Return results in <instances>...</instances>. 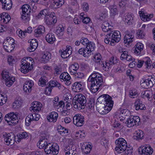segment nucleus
<instances>
[{"label":"nucleus","mask_w":155,"mask_h":155,"mask_svg":"<svg viewBox=\"0 0 155 155\" xmlns=\"http://www.w3.org/2000/svg\"><path fill=\"white\" fill-rule=\"evenodd\" d=\"M136 34L137 38H142L144 37L145 34L141 30H138L136 33Z\"/></svg>","instance_id":"55"},{"label":"nucleus","mask_w":155,"mask_h":155,"mask_svg":"<svg viewBox=\"0 0 155 155\" xmlns=\"http://www.w3.org/2000/svg\"><path fill=\"white\" fill-rule=\"evenodd\" d=\"M141 97L142 98H147L148 100L152 98L153 96V93L152 91L146 90L143 92L141 94Z\"/></svg>","instance_id":"28"},{"label":"nucleus","mask_w":155,"mask_h":155,"mask_svg":"<svg viewBox=\"0 0 155 155\" xmlns=\"http://www.w3.org/2000/svg\"><path fill=\"white\" fill-rule=\"evenodd\" d=\"M49 143L47 141H39L37 144V146H39V148L40 149H44L46 148L47 145Z\"/></svg>","instance_id":"44"},{"label":"nucleus","mask_w":155,"mask_h":155,"mask_svg":"<svg viewBox=\"0 0 155 155\" xmlns=\"http://www.w3.org/2000/svg\"><path fill=\"white\" fill-rule=\"evenodd\" d=\"M3 78L5 80V84L8 87H10L15 81V78L11 75L8 72L3 71L2 74Z\"/></svg>","instance_id":"9"},{"label":"nucleus","mask_w":155,"mask_h":155,"mask_svg":"<svg viewBox=\"0 0 155 155\" xmlns=\"http://www.w3.org/2000/svg\"><path fill=\"white\" fill-rule=\"evenodd\" d=\"M148 145H146L144 146L140 147L138 149L139 153L141 155H147V149Z\"/></svg>","instance_id":"36"},{"label":"nucleus","mask_w":155,"mask_h":155,"mask_svg":"<svg viewBox=\"0 0 155 155\" xmlns=\"http://www.w3.org/2000/svg\"><path fill=\"white\" fill-rule=\"evenodd\" d=\"M136 47L135 48L139 50L140 51H142L143 50V46L142 44L140 43H137L136 45Z\"/></svg>","instance_id":"60"},{"label":"nucleus","mask_w":155,"mask_h":155,"mask_svg":"<svg viewBox=\"0 0 155 155\" xmlns=\"http://www.w3.org/2000/svg\"><path fill=\"white\" fill-rule=\"evenodd\" d=\"M48 84V86L45 89V93L47 94H50L51 92L52 89L54 87H58L59 89L61 88V84L56 81H50Z\"/></svg>","instance_id":"14"},{"label":"nucleus","mask_w":155,"mask_h":155,"mask_svg":"<svg viewBox=\"0 0 155 155\" xmlns=\"http://www.w3.org/2000/svg\"><path fill=\"white\" fill-rule=\"evenodd\" d=\"M11 19L9 15L3 12L0 15V20L1 22L6 24Z\"/></svg>","instance_id":"26"},{"label":"nucleus","mask_w":155,"mask_h":155,"mask_svg":"<svg viewBox=\"0 0 155 155\" xmlns=\"http://www.w3.org/2000/svg\"><path fill=\"white\" fill-rule=\"evenodd\" d=\"M60 79L62 81H65V84L67 85H70L71 83V78L69 74L66 72L62 73L60 76Z\"/></svg>","instance_id":"17"},{"label":"nucleus","mask_w":155,"mask_h":155,"mask_svg":"<svg viewBox=\"0 0 155 155\" xmlns=\"http://www.w3.org/2000/svg\"><path fill=\"white\" fill-rule=\"evenodd\" d=\"M34 83L32 81H26L24 84L23 90L27 94L30 93L32 90V87L34 85Z\"/></svg>","instance_id":"18"},{"label":"nucleus","mask_w":155,"mask_h":155,"mask_svg":"<svg viewBox=\"0 0 155 155\" xmlns=\"http://www.w3.org/2000/svg\"><path fill=\"white\" fill-rule=\"evenodd\" d=\"M109 8L110 10V13L111 16H114L117 14V9L116 8H114V6H110Z\"/></svg>","instance_id":"51"},{"label":"nucleus","mask_w":155,"mask_h":155,"mask_svg":"<svg viewBox=\"0 0 155 155\" xmlns=\"http://www.w3.org/2000/svg\"><path fill=\"white\" fill-rule=\"evenodd\" d=\"M16 59L15 58L12 56L10 55L8 57V62L9 64L12 65L16 61Z\"/></svg>","instance_id":"54"},{"label":"nucleus","mask_w":155,"mask_h":155,"mask_svg":"<svg viewBox=\"0 0 155 155\" xmlns=\"http://www.w3.org/2000/svg\"><path fill=\"white\" fill-rule=\"evenodd\" d=\"M73 89H74V91L76 92H80L82 91L83 87L82 84L79 82H75L73 85Z\"/></svg>","instance_id":"37"},{"label":"nucleus","mask_w":155,"mask_h":155,"mask_svg":"<svg viewBox=\"0 0 155 155\" xmlns=\"http://www.w3.org/2000/svg\"><path fill=\"white\" fill-rule=\"evenodd\" d=\"M35 33H36V37H38L37 35H40L43 34L45 32V28L42 26H39L37 29L35 30Z\"/></svg>","instance_id":"39"},{"label":"nucleus","mask_w":155,"mask_h":155,"mask_svg":"<svg viewBox=\"0 0 155 155\" xmlns=\"http://www.w3.org/2000/svg\"><path fill=\"white\" fill-rule=\"evenodd\" d=\"M18 116L16 113L11 112L6 115L5 120L9 125H14L18 122Z\"/></svg>","instance_id":"5"},{"label":"nucleus","mask_w":155,"mask_h":155,"mask_svg":"<svg viewBox=\"0 0 155 155\" xmlns=\"http://www.w3.org/2000/svg\"><path fill=\"white\" fill-rule=\"evenodd\" d=\"M120 40L118 39H104V42L106 44H110L111 45H114L115 44L118 42Z\"/></svg>","instance_id":"46"},{"label":"nucleus","mask_w":155,"mask_h":155,"mask_svg":"<svg viewBox=\"0 0 155 155\" xmlns=\"http://www.w3.org/2000/svg\"><path fill=\"white\" fill-rule=\"evenodd\" d=\"M32 41H30L29 40L28 41V42L30 43V46H36V47L38 46V44L36 39H31Z\"/></svg>","instance_id":"58"},{"label":"nucleus","mask_w":155,"mask_h":155,"mask_svg":"<svg viewBox=\"0 0 155 155\" xmlns=\"http://www.w3.org/2000/svg\"><path fill=\"white\" fill-rule=\"evenodd\" d=\"M58 130L59 132H61V134H66H66L68 133V130L63 127L61 125L58 126Z\"/></svg>","instance_id":"49"},{"label":"nucleus","mask_w":155,"mask_h":155,"mask_svg":"<svg viewBox=\"0 0 155 155\" xmlns=\"http://www.w3.org/2000/svg\"><path fill=\"white\" fill-rule=\"evenodd\" d=\"M92 46V45L91 47L87 46L85 48H80L78 51L79 53L85 57L89 56L91 55V52L94 50V47Z\"/></svg>","instance_id":"13"},{"label":"nucleus","mask_w":155,"mask_h":155,"mask_svg":"<svg viewBox=\"0 0 155 155\" xmlns=\"http://www.w3.org/2000/svg\"><path fill=\"white\" fill-rule=\"evenodd\" d=\"M140 120V117L138 116H130L125 122V124L128 127H130L134 125H138Z\"/></svg>","instance_id":"10"},{"label":"nucleus","mask_w":155,"mask_h":155,"mask_svg":"<svg viewBox=\"0 0 155 155\" xmlns=\"http://www.w3.org/2000/svg\"><path fill=\"white\" fill-rule=\"evenodd\" d=\"M97 101V102H99L100 104H101L103 103L104 104H106V106L109 105L110 103L114 104L113 101L112 100V98L107 94L101 95L98 98Z\"/></svg>","instance_id":"12"},{"label":"nucleus","mask_w":155,"mask_h":155,"mask_svg":"<svg viewBox=\"0 0 155 155\" xmlns=\"http://www.w3.org/2000/svg\"><path fill=\"white\" fill-rule=\"evenodd\" d=\"M143 84L144 85H146V87H150L153 86L152 83L150 81V79L149 78L148 79H146L144 81Z\"/></svg>","instance_id":"56"},{"label":"nucleus","mask_w":155,"mask_h":155,"mask_svg":"<svg viewBox=\"0 0 155 155\" xmlns=\"http://www.w3.org/2000/svg\"><path fill=\"white\" fill-rule=\"evenodd\" d=\"M64 30V28L61 25L58 27L56 31V33L59 37L63 35Z\"/></svg>","instance_id":"45"},{"label":"nucleus","mask_w":155,"mask_h":155,"mask_svg":"<svg viewBox=\"0 0 155 155\" xmlns=\"http://www.w3.org/2000/svg\"><path fill=\"white\" fill-rule=\"evenodd\" d=\"M26 36V33L25 32V31H22L20 30L19 31V36L21 38H25V36Z\"/></svg>","instance_id":"63"},{"label":"nucleus","mask_w":155,"mask_h":155,"mask_svg":"<svg viewBox=\"0 0 155 155\" xmlns=\"http://www.w3.org/2000/svg\"><path fill=\"white\" fill-rule=\"evenodd\" d=\"M63 106V111L65 113V111H66L67 110H65V104L64 102L62 101H61L59 102L56 105H55L54 106L55 107H56L57 108H59L60 107H61Z\"/></svg>","instance_id":"52"},{"label":"nucleus","mask_w":155,"mask_h":155,"mask_svg":"<svg viewBox=\"0 0 155 155\" xmlns=\"http://www.w3.org/2000/svg\"><path fill=\"white\" fill-rule=\"evenodd\" d=\"M48 81V80L46 77L42 76L39 79L38 84L39 85L43 87L45 85L46 83Z\"/></svg>","instance_id":"41"},{"label":"nucleus","mask_w":155,"mask_h":155,"mask_svg":"<svg viewBox=\"0 0 155 155\" xmlns=\"http://www.w3.org/2000/svg\"><path fill=\"white\" fill-rule=\"evenodd\" d=\"M75 98L73 104L75 109H77L78 107L84 106H85L87 100L85 96L82 94L76 95L74 97Z\"/></svg>","instance_id":"4"},{"label":"nucleus","mask_w":155,"mask_h":155,"mask_svg":"<svg viewBox=\"0 0 155 155\" xmlns=\"http://www.w3.org/2000/svg\"><path fill=\"white\" fill-rule=\"evenodd\" d=\"M101 143L106 148L107 147L108 144V141L105 138H103L101 140Z\"/></svg>","instance_id":"57"},{"label":"nucleus","mask_w":155,"mask_h":155,"mask_svg":"<svg viewBox=\"0 0 155 155\" xmlns=\"http://www.w3.org/2000/svg\"><path fill=\"white\" fill-rule=\"evenodd\" d=\"M149 79H150V81L152 83L151 84L153 86L155 84V76L153 75L149 77Z\"/></svg>","instance_id":"62"},{"label":"nucleus","mask_w":155,"mask_h":155,"mask_svg":"<svg viewBox=\"0 0 155 155\" xmlns=\"http://www.w3.org/2000/svg\"><path fill=\"white\" fill-rule=\"evenodd\" d=\"M147 149V155H150L152 153L153 151L151 147L148 145Z\"/></svg>","instance_id":"64"},{"label":"nucleus","mask_w":155,"mask_h":155,"mask_svg":"<svg viewBox=\"0 0 155 155\" xmlns=\"http://www.w3.org/2000/svg\"><path fill=\"white\" fill-rule=\"evenodd\" d=\"M132 39H124V42L125 46H127L130 45V44L132 42Z\"/></svg>","instance_id":"61"},{"label":"nucleus","mask_w":155,"mask_h":155,"mask_svg":"<svg viewBox=\"0 0 155 155\" xmlns=\"http://www.w3.org/2000/svg\"><path fill=\"white\" fill-rule=\"evenodd\" d=\"M45 23L48 25L55 24L57 21V19H54V18L53 19L52 18L48 17V15L45 16Z\"/></svg>","instance_id":"31"},{"label":"nucleus","mask_w":155,"mask_h":155,"mask_svg":"<svg viewBox=\"0 0 155 155\" xmlns=\"http://www.w3.org/2000/svg\"><path fill=\"white\" fill-rule=\"evenodd\" d=\"M22 14L21 18L24 20H29L30 13L31 12V9L29 5L28 4L23 5L22 7Z\"/></svg>","instance_id":"8"},{"label":"nucleus","mask_w":155,"mask_h":155,"mask_svg":"<svg viewBox=\"0 0 155 155\" xmlns=\"http://www.w3.org/2000/svg\"><path fill=\"white\" fill-rule=\"evenodd\" d=\"M79 68V65L77 63H74L72 64L69 67L70 72L71 73V74H75L77 73V71L78 70Z\"/></svg>","instance_id":"32"},{"label":"nucleus","mask_w":155,"mask_h":155,"mask_svg":"<svg viewBox=\"0 0 155 155\" xmlns=\"http://www.w3.org/2000/svg\"><path fill=\"white\" fill-rule=\"evenodd\" d=\"M58 117V114L56 112L53 111L49 114L47 118L49 122L54 123L56 121Z\"/></svg>","instance_id":"21"},{"label":"nucleus","mask_w":155,"mask_h":155,"mask_svg":"<svg viewBox=\"0 0 155 155\" xmlns=\"http://www.w3.org/2000/svg\"><path fill=\"white\" fill-rule=\"evenodd\" d=\"M81 43L84 45H86V46H91L92 45V46L94 47V44L91 41H89L88 39H81L80 40Z\"/></svg>","instance_id":"42"},{"label":"nucleus","mask_w":155,"mask_h":155,"mask_svg":"<svg viewBox=\"0 0 155 155\" xmlns=\"http://www.w3.org/2000/svg\"><path fill=\"white\" fill-rule=\"evenodd\" d=\"M42 104L37 101H34L31 104V106L30 107V110H33L34 112H38L41 110Z\"/></svg>","instance_id":"19"},{"label":"nucleus","mask_w":155,"mask_h":155,"mask_svg":"<svg viewBox=\"0 0 155 155\" xmlns=\"http://www.w3.org/2000/svg\"><path fill=\"white\" fill-rule=\"evenodd\" d=\"M74 147V146H72L71 147V149L69 148L68 149V147L66 148L67 150L65 149V155H77V151L75 147L72 149L73 147Z\"/></svg>","instance_id":"29"},{"label":"nucleus","mask_w":155,"mask_h":155,"mask_svg":"<svg viewBox=\"0 0 155 155\" xmlns=\"http://www.w3.org/2000/svg\"><path fill=\"white\" fill-rule=\"evenodd\" d=\"M54 74L56 75L59 74L62 72V68L60 65H56L54 67Z\"/></svg>","instance_id":"47"},{"label":"nucleus","mask_w":155,"mask_h":155,"mask_svg":"<svg viewBox=\"0 0 155 155\" xmlns=\"http://www.w3.org/2000/svg\"><path fill=\"white\" fill-rule=\"evenodd\" d=\"M13 44L10 43V44H8V43H5V45L4 43L3 47L5 51H7L8 52H11L12 50H13L14 48V46H13L14 45L13 44H15L14 42V41L13 42H12Z\"/></svg>","instance_id":"33"},{"label":"nucleus","mask_w":155,"mask_h":155,"mask_svg":"<svg viewBox=\"0 0 155 155\" xmlns=\"http://www.w3.org/2000/svg\"><path fill=\"white\" fill-rule=\"evenodd\" d=\"M117 62V61L116 58L114 57H111L110 59L108 62H106L105 64V66L109 67L110 65L115 64Z\"/></svg>","instance_id":"40"},{"label":"nucleus","mask_w":155,"mask_h":155,"mask_svg":"<svg viewBox=\"0 0 155 155\" xmlns=\"http://www.w3.org/2000/svg\"><path fill=\"white\" fill-rule=\"evenodd\" d=\"M73 122L77 127H81L84 122V117L79 114H76L73 117Z\"/></svg>","instance_id":"16"},{"label":"nucleus","mask_w":155,"mask_h":155,"mask_svg":"<svg viewBox=\"0 0 155 155\" xmlns=\"http://www.w3.org/2000/svg\"><path fill=\"white\" fill-rule=\"evenodd\" d=\"M51 55L49 52H45L42 57V58L45 59V63L47 62L51 58Z\"/></svg>","instance_id":"48"},{"label":"nucleus","mask_w":155,"mask_h":155,"mask_svg":"<svg viewBox=\"0 0 155 155\" xmlns=\"http://www.w3.org/2000/svg\"><path fill=\"white\" fill-rule=\"evenodd\" d=\"M139 13L141 19L145 21L150 20L153 16V14H145L141 11H139Z\"/></svg>","instance_id":"24"},{"label":"nucleus","mask_w":155,"mask_h":155,"mask_svg":"<svg viewBox=\"0 0 155 155\" xmlns=\"http://www.w3.org/2000/svg\"><path fill=\"white\" fill-rule=\"evenodd\" d=\"M87 81L91 82V90L93 93H95L103 87V79L101 75L99 73L94 71L89 77Z\"/></svg>","instance_id":"1"},{"label":"nucleus","mask_w":155,"mask_h":155,"mask_svg":"<svg viewBox=\"0 0 155 155\" xmlns=\"http://www.w3.org/2000/svg\"><path fill=\"white\" fill-rule=\"evenodd\" d=\"M28 135L26 132L21 133L18 135V140L17 141L19 142L21 141V139L25 138L28 139Z\"/></svg>","instance_id":"38"},{"label":"nucleus","mask_w":155,"mask_h":155,"mask_svg":"<svg viewBox=\"0 0 155 155\" xmlns=\"http://www.w3.org/2000/svg\"><path fill=\"white\" fill-rule=\"evenodd\" d=\"M102 57L100 54H96L94 57V61L98 66L106 68L104 63L101 60Z\"/></svg>","instance_id":"22"},{"label":"nucleus","mask_w":155,"mask_h":155,"mask_svg":"<svg viewBox=\"0 0 155 155\" xmlns=\"http://www.w3.org/2000/svg\"><path fill=\"white\" fill-rule=\"evenodd\" d=\"M134 106L135 107L136 110H145L146 109V107L144 104H143L142 101L139 99H137L134 103Z\"/></svg>","instance_id":"25"},{"label":"nucleus","mask_w":155,"mask_h":155,"mask_svg":"<svg viewBox=\"0 0 155 155\" xmlns=\"http://www.w3.org/2000/svg\"><path fill=\"white\" fill-rule=\"evenodd\" d=\"M147 60L145 62V65L146 67L148 69H150L152 67V64H151V61H150V58L147 57Z\"/></svg>","instance_id":"53"},{"label":"nucleus","mask_w":155,"mask_h":155,"mask_svg":"<svg viewBox=\"0 0 155 155\" xmlns=\"http://www.w3.org/2000/svg\"><path fill=\"white\" fill-rule=\"evenodd\" d=\"M129 96L132 98H135L139 95V94L137 92V90L135 89H133L129 91Z\"/></svg>","instance_id":"43"},{"label":"nucleus","mask_w":155,"mask_h":155,"mask_svg":"<svg viewBox=\"0 0 155 155\" xmlns=\"http://www.w3.org/2000/svg\"><path fill=\"white\" fill-rule=\"evenodd\" d=\"M72 48L70 46H67L65 49H60L59 52L61 57L64 58H67L72 53Z\"/></svg>","instance_id":"15"},{"label":"nucleus","mask_w":155,"mask_h":155,"mask_svg":"<svg viewBox=\"0 0 155 155\" xmlns=\"http://www.w3.org/2000/svg\"><path fill=\"white\" fill-rule=\"evenodd\" d=\"M109 105L106 106V104H100L99 107H96L98 112L101 114H107L112 109L113 106V103H110Z\"/></svg>","instance_id":"11"},{"label":"nucleus","mask_w":155,"mask_h":155,"mask_svg":"<svg viewBox=\"0 0 155 155\" xmlns=\"http://www.w3.org/2000/svg\"><path fill=\"white\" fill-rule=\"evenodd\" d=\"M2 8L8 10L11 8L12 4L11 0H2Z\"/></svg>","instance_id":"23"},{"label":"nucleus","mask_w":155,"mask_h":155,"mask_svg":"<svg viewBox=\"0 0 155 155\" xmlns=\"http://www.w3.org/2000/svg\"><path fill=\"white\" fill-rule=\"evenodd\" d=\"M21 102L19 100H16L12 104L13 108L14 109H18L21 106Z\"/></svg>","instance_id":"50"},{"label":"nucleus","mask_w":155,"mask_h":155,"mask_svg":"<svg viewBox=\"0 0 155 155\" xmlns=\"http://www.w3.org/2000/svg\"><path fill=\"white\" fill-rule=\"evenodd\" d=\"M59 147L55 143H48L45 149V152L47 154H52L53 155H56L59 153Z\"/></svg>","instance_id":"6"},{"label":"nucleus","mask_w":155,"mask_h":155,"mask_svg":"<svg viewBox=\"0 0 155 155\" xmlns=\"http://www.w3.org/2000/svg\"><path fill=\"white\" fill-rule=\"evenodd\" d=\"M143 137V131L141 130H138L135 132L133 138L134 140H140L142 139Z\"/></svg>","instance_id":"27"},{"label":"nucleus","mask_w":155,"mask_h":155,"mask_svg":"<svg viewBox=\"0 0 155 155\" xmlns=\"http://www.w3.org/2000/svg\"><path fill=\"white\" fill-rule=\"evenodd\" d=\"M1 137L2 138H4L5 144L7 145H12L15 143V136L13 133L7 134L3 132L1 135Z\"/></svg>","instance_id":"7"},{"label":"nucleus","mask_w":155,"mask_h":155,"mask_svg":"<svg viewBox=\"0 0 155 155\" xmlns=\"http://www.w3.org/2000/svg\"><path fill=\"white\" fill-rule=\"evenodd\" d=\"M82 7L83 10L85 12H87L89 9L88 4L85 2L83 3L82 5Z\"/></svg>","instance_id":"59"},{"label":"nucleus","mask_w":155,"mask_h":155,"mask_svg":"<svg viewBox=\"0 0 155 155\" xmlns=\"http://www.w3.org/2000/svg\"><path fill=\"white\" fill-rule=\"evenodd\" d=\"M133 20V16L131 15L127 14L125 16V18L123 20L125 23H127L129 25H130L132 24Z\"/></svg>","instance_id":"35"},{"label":"nucleus","mask_w":155,"mask_h":155,"mask_svg":"<svg viewBox=\"0 0 155 155\" xmlns=\"http://www.w3.org/2000/svg\"><path fill=\"white\" fill-rule=\"evenodd\" d=\"M125 54H124L122 55L121 57H120L121 60L124 61L125 60H126L127 61H130L133 60H135V59L133 58L131 55L129 54L128 53H126L125 52Z\"/></svg>","instance_id":"34"},{"label":"nucleus","mask_w":155,"mask_h":155,"mask_svg":"<svg viewBox=\"0 0 155 155\" xmlns=\"http://www.w3.org/2000/svg\"><path fill=\"white\" fill-rule=\"evenodd\" d=\"M106 36L107 38L105 39H109L111 38V39H120L121 38V34L120 32L118 31H116L114 32L112 31L109 34H107Z\"/></svg>","instance_id":"20"},{"label":"nucleus","mask_w":155,"mask_h":155,"mask_svg":"<svg viewBox=\"0 0 155 155\" xmlns=\"http://www.w3.org/2000/svg\"><path fill=\"white\" fill-rule=\"evenodd\" d=\"M116 146L115 148L116 151L119 153L124 152L126 154H130L132 153V149L127 148V144L126 141L122 138H120L116 140L115 141Z\"/></svg>","instance_id":"2"},{"label":"nucleus","mask_w":155,"mask_h":155,"mask_svg":"<svg viewBox=\"0 0 155 155\" xmlns=\"http://www.w3.org/2000/svg\"><path fill=\"white\" fill-rule=\"evenodd\" d=\"M21 62L20 70L23 73H27L33 68L32 65L34 63V61L31 58H26L25 59L22 60Z\"/></svg>","instance_id":"3"},{"label":"nucleus","mask_w":155,"mask_h":155,"mask_svg":"<svg viewBox=\"0 0 155 155\" xmlns=\"http://www.w3.org/2000/svg\"><path fill=\"white\" fill-rule=\"evenodd\" d=\"M64 3V0H58V1H53L51 5L52 8L54 9L61 7Z\"/></svg>","instance_id":"30"}]
</instances>
